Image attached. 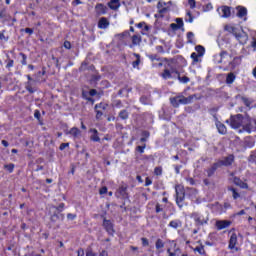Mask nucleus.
I'll return each mask as SVG.
<instances>
[{
  "label": "nucleus",
  "mask_w": 256,
  "mask_h": 256,
  "mask_svg": "<svg viewBox=\"0 0 256 256\" xmlns=\"http://www.w3.org/2000/svg\"><path fill=\"white\" fill-rule=\"evenodd\" d=\"M176 75H179V70H177V61L174 59L168 60L165 64L161 77L164 79H175Z\"/></svg>",
  "instance_id": "obj_1"
},
{
  "label": "nucleus",
  "mask_w": 256,
  "mask_h": 256,
  "mask_svg": "<svg viewBox=\"0 0 256 256\" xmlns=\"http://www.w3.org/2000/svg\"><path fill=\"white\" fill-rule=\"evenodd\" d=\"M197 97V95L193 94L188 97H185L183 95H178L173 98H170V103L175 108L179 107L180 105H189L190 103H193V100Z\"/></svg>",
  "instance_id": "obj_2"
},
{
  "label": "nucleus",
  "mask_w": 256,
  "mask_h": 256,
  "mask_svg": "<svg viewBox=\"0 0 256 256\" xmlns=\"http://www.w3.org/2000/svg\"><path fill=\"white\" fill-rule=\"evenodd\" d=\"M65 219V214L59 212H53L50 216V227H54V229H59L61 224Z\"/></svg>",
  "instance_id": "obj_3"
},
{
  "label": "nucleus",
  "mask_w": 256,
  "mask_h": 256,
  "mask_svg": "<svg viewBox=\"0 0 256 256\" xmlns=\"http://www.w3.org/2000/svg\"><path fill=\"white\" fill-rule=\"evenodd\" d=\"M245 121V117L242 114L232 115L229 120H226V123L232 127V129H239V127H243Z\"/></svg>",
  "instance_id": "obj_4"
},
{
  "label": "nucleus",
  "mask_w": 256,
  "mask_h": 256,
  "mask_svg": "<svg viewBox=\"0 0 256 256\" xmlns=\"http://www.w3.org/2000/svg\"><path fill=\"white\" fill-rule=\"evenodd\" d=\"M243 131L246 133H253L256 131V119L246 116L244 118V124L242 126Z\"/></svg>",
  "instance_id": "obj_5"
},
{
  "label": "nucleus",
  "mask_w": 256,
  "mask_h": 256,
  "mask_svg": "<svg viewBox=\"0 0 256 256\" xmlns=\"http://www.w3.org/2000/svg\"><path fill=\"white\" fill-rule=\"evenodd\" d=\"M191 218L194 219L196 227H201L209 223V214L201 216L199 213L194 212L191 214Z\"/></svg>",
  "instance_id": "obj_6"
},
{
  "label": "nucleus",
  "mask_w": 256,
  "mask_h": 256,
  "mask_svg": "<svg viewBox=\"0 0 256 256\" xmlns=\"http://www.w3.org/2000/svg\"><path fill=\"white\" fill-rule=\"evenodd\" d=\"M175 191L176 205H178L179 209H183V201H185V190H183V188H179V186H176Z\"/></svg>",
  "instance_id": "obj_7"
},
{
  "label": "nucleus",
  "mask_w": 256,
  "mask_h": 256,
  "mask_svg": "<svg viewBox=\"0 0 256 256\" xmlns=\"http://www.w3.org/2000/svg\"><path fill=\"white\" fill-rule=\"evenodd\" d=\"M220 167H231L235 163V155L229 154L226 157H223L222 160L217 161Z\"/></svg>",
  "instance_id": "obj_8"
},
{
  "label": "nucleus",
  "mask_w": 256,
  "mask_h": 256,
  "mask_svg": "<svg viewBox=\"0 0 256 256\" xmlns=\"http://www.w3.org/2000/svg\"><path fill=\"white\" fill-rule=\"evenodd\" d=\"M128 189L127 185H121L115 193L117 199H129Z\"/></svg>",
  "instance_id": "obj_9"
},
{
  "label": "nucleus",
  "mask_w": 256,
  "mask_h": 256,
  "mask_svg": "<svg viewBox=\"0 0 256 256\" xmlns=\"http://www.w3.org/2000/svg\"><path fill=\"white\" fill-rule=\"evenodd\" d=\"M103 227L105 231H107L108 235H113L115 233V229H113V222H111V220L104 218Z\"/></svg>",
  "instance_id": "obj_10"
},
{
  "label": "nucleus",
  "mask_w": 256,
  "mask_h": 256,
  "mask_svg": "<svg viewBox=\"0 0 256 256\" xmlns=\"http://www.w3.org/2000/svg\"><path fill=\"white\" fill-rule=\"evenodd\" d=\"M236 245H237V234L232 233V235L230 236L228 249H231V251H239V248Z\"/></svg>",
  "instance_id": "obj_11"
},
{
  "label": "nucleus",
  "mask_w": 256,
  "mask_h": 256,
  "mask_svg": "<svg viewBox=\"0 0 256 256\" xmlns=\"http://www.w3.org/2000/svg\"><path fill=\"white\" fill-rule=\"evenodd\" d=\"M234 37H236L237 41H239L241 45H245V43H247V39H249V36L244 31L242 32L236 31V33L234 34Z\"/></svg>",
  "instance_id": "obj_12"
},
{
  "label": "nucleus",
  "mask_w": 256,
  "mask_h": 256,
  "mask_svg": "<svg viewBox=\"0 0 256 256\" xmlns=\"http://www.w3.org/2000/svg\"><path fill=\"white\" fill-rule=\"evenodd\" d=\"M217 12L219 13L220 17H223V18L231 17V7L229 6H222L217 9Z\"/></svg>",
  "instance_id": "obj_13"
},
{
  "label": "nucleus",
  "mask_w": 256,
  "mask_h": 256,
  "mask_svg": "<svg viewBox=\"0 0 256 256\" xmlns=\"http://www.w3.org/2000/svg\"><path fill=\"white\" fill-rule=\"evenodd\" d=\"M243 59V56H236L233 58L231 62H229L230 71H235L236 67H239L241 65V61Z\"/></svg>",
  "instance_id": "obj_14"
},
{
  "label": "nucleus",
  "mask_w": 256,
  "mask_h": 256,
  "mask_svg": "<svg viewBox=\"0 0 256 256\" xmlns=\"http://www.w3.org/2000/svg\"><path fill=\"white\" fill-rule=\"evenodd\" d=\"M216 227L218 231H221L223 229H227V227H231V221L229 220H218L216 221Z\"/></svg>",
  "instance_id": "obj_15"
},
{
  "label": "nucleus",
  "mask_w": 256,
  "mask_h": 256,
  "mask_svg": "<svg viewBox=\"0 0 256 256\" xmlns=\"http://www.w3.org/2000/svg\"><path fill=\"white\" fill-rule=\"evenodd\" d=\"M220 168L221 166H219L218 162L213 163L211 167L206 170L207 177H213L215 175V171Z\"/></svg>",
  "instance_id": "obj_16"
},
{
  "label": "nucleus",
  "mask_w": 256,
  "mask_h": 256,
  "mask_svg": "<svg viewBox=\"0 0 256 256\" xmlns=\"http://www.w3.org/2000/svg\"><path fill=\"white\" fill-rule=\"evenodd\" d=\"M95 10L97 15H105L109 8H107V6H105L104 4H97L95 6Z\"/></svg>",
  "instance_id": "obj_17"
},
{
  "label": "nucleus",
  "mask_w": 256,
  "mask_h": 256,
  "mask_svg": "<svg viewBox=\"0 0 256 256\" xmlns=\"http://www.w3.org/2000/svg\"><path fill=\"white\" fill-rule=\"evenodd\" d=\"M216 127L220 135H227V127L225 126V124L221 123V121L216 120Z\"/></svg>",
  "instance_id": "obj_18"
},
{
  "label": "nucleus",
  "mask_w": 256,
  "mask_h": 256,
  "mask_svg": "<svg viewBox=\"0 0 256 256\" xmlns=\"http://www.w3.org/2000/svg\"><path fill=\"white\" fill-rule=\"evenodd\" d=\"M109 25H110L109 19H107L106 17H102L98 21L99 29H107L109 27Z\"/></svg>",
  "instance_id": "obj_19"
},
{
  "label": "nucleus",
  "mask_w": 256,
  "mask_h": 256,
  "mask_svg": "<svg viewBox=\"0 0 256 256\" xmlns=\"http://www.w3.org/2000/svg\"><path fill=\"white\" fill-rule=\"evenodd\" d=\"M140 103H142V105H153V100H151V94L142 95L140 97Z\"/></svg>",
  "instance_id": "obj_20"
},
{
  "label": "nucleus",
  "mask_w": 256,
  "mask_h": 256,
  "mask_svg": "<svg viewBox=\"0 0 256 256\" xmlns=\"http://www.w3.org/2000/svg\"><path fill=\"white\" fill-rule=\"evenodd\" d=\"M90 132L93 133L90 136V140L94 141V143H99L101 141V138L99 137V131H97V129L93 128V129H90Z\"/></svg>",
  "instance_id": "obj_21"
},
{
  "label": "nucleus",
  "mask_w": 256,
  "mask_h": 256,
  "mask_svg": "<svg viewBox=\"0 0 256 256\" xmlns=\"http://www.w3.org/2000/svg\"><path fill=\"white\" fill-rule=\"evenodd\" d=\"M233 183L234 185H237L238 187H241V189H247V183L243 182V180H241V178L235 176L233 178Z\"/></svg>",
  "instance_id": "obj_22"
},
{
  "label": "nucleus",
  "mask_w": 256,
  "mask_h": 256,
  "mask_svg": "<svg viewBox=\"0 0 256 256\" xmlns=\"http://www.w3.org/2000/svg\"><path fill=\"white\" fill-rule=\"evenodd\" d=\"M108 7L109 9H112V11H117V9L121 7V3H119V0H110V2H108Z\"/></svg>",
  "instance_id": "obj_23"
},
{
  "label": "nucleus",
  "mask_w": 256,
  "mask_h": 256,
  "mask_svg": "<svg viewBox=\"0 0 256 256\" xmlns=\"http://www.w3.org/2000/svg\"><path fill=\"white\" fill-rule=\"evenodd\" d=\"M168 227H171L172 229H179L180 227H183V222H181L179 219L172 220L168 224Z\"/></svg>",
  "instance_id": "obj_24"
},
{
  "label": "nucleus",
  "mask_w": 256,
  "mask_h": 256,
  "mask_svg": "<svg viewBox=\"0 0 256 256\" xmlns=\"http://www.w3.org/2000/svg\"><path fill=\"white\" fill-rule=\"evenodd\" d=\"M235 79H237V75H235V73H228L226 76V85H233V83H235Z\"/></svg>",
  "instance_id": "obj_25"
},
{
  "label": "nucleus",
  "mask_w": 256,
  "mask_h": 256,
  "mask_svg": "<svg viewBox=\"0 0 256 256\" xmlns=\"http://www.w3.org/2000/svg\"><path fill=\"white\" fill-rule=\"evenodd\" d=\"M99 81H101V75L99 74V72L96 71L95 74L91 75L90 84L97 85V82H99Z\"/></svg>",
  "instance_id": "obj_26"
},
{
  "label": "nucleus",
  "mask_w": 256,
  "mask_h": 256,
  "mask_svg": "<svg viewBox=\"0 0 256 256\" xmlns=\"http://www.w3.org/2000/svg\"><path fill=\"white\" fill-rule=\"evenodd\" d=\"M155 247L158 250V254H161V253H163V250H161V249H163V247H165V242H163L161 240V238H158L156 240Z\"/></svg>",
  "instance_id": "obj_27"
},
{
  "label": "nucleus",
  "mask_w": 256,
  "mask_h": 256,
  "mask_svg": "<svg viewBox=\"0 0 256 256\" xmlns=\"http://www.w3.org/2000/svg\"><path fill=\"white\" fill-rule=\"evenodd\" d=\"M245 147H248V149H251L252 147H255V140L251 137L245 138L244 141Z\"/></svg>",
  "instance_id": "obj_28"
},
{
  "label": "nucleus",
  "mask_w": 256,
  "mask_h": 256,
  "mask_svg": "<svg viewBox=\"0 0 256 256\" xmlns=\"http://www.w3.org/2000/svg\"><path fill=\"white\" fill-rule=\"evenodd\" d=\"M201 57L202 56H199V54H197L196 52H193L191 54L192 65H197V63H201Z\"/></svg>",
  "instance_id": "obj_29"
},
{
  "label": "nucleus",
  "mask_w": 256,
  "mask_h": 256,
  "mask_svg": "<svg viewBox=\"0 0 256 256\" xmlns=\"http://www.w3.org/2000/svg\"><path fill=\"white\" fill-rule=\"evenodd\" d=\"M134 57H136V61H134L132 63V67H134V69L139 68V65L141 64V55L134 53Z\"/></svg>",
  "instance_id": "obj_30"
},
{
  "label": "nucleus",
  "mask_w": 256,
  "mask_h": 256,
  "mask_svg": "<svg viewBox=\"0 0 256 256\" xmlns=\"http://www.w3.org/2000/svg\"><path fill=\"white\" fill-rule=\"evenodd\" d=\"M245 15H247V8L241 6L238 7L237 17H240V19H242V17H245Z\"/></svg>",
  "instance_id": "obj_31"
},
{
  "label": "nucleus",
  "mask_w": 256,
  "mask_h": 256,
  "mask_svg": "<svg viewBox=\"0 0 256 256\" xmlns=\"http://www.w3.org/2000/svg\"><path fill=\"white\" fill-rule=\"evenodd\" d=\"M195 51H197L196 55H199V57H203V55H205V47L202 45H197L195 47Z\"/></svg>",
  "instance_id": "obj_32"
},
{
  "label": "nucleus",
  "mask_w": 256,
  "mask_h": 256,
  "mask_svg": "<svg viewBox=\"0 0 256 256\" xmlns=\"http://www.w3.org/2000/svg\"><path fill=\"white\" fill-rule=\"evenodd\" d=\"M175 77L178 78V81H180V83H189L191 81V79L187 76L181 77V73H179V72H178V74L175 75Z\"/></svg>",
  "instance_id": "obj_33"
},
{
  "label": "nucleus",
  "mask_w": 256,
  "mask_h": 256,
  "mask_svg": "<svg viewBox=\"0 0 256 256\" xmlns=\"http://www.w3.org/2000/svg\"><path fill=\"white\" fill-rule=\"evenodd\" d=\"M69 134L72 135L73 137L77 138L81 135V130L74 127V128H71V130L69 131Z\"/></svg>",
  "instance_id": "obj_34"
},
{
  "label": "nucleus",
  "mask_w": 256,
  "mask_h": 256,
  "mask_svg": "<svg viewBox=\"0 0 256 256\" xmlns=\"http://www.w3.org/2000/svg\"><path fill=\"white\" fill-rule=\"evenodd\" d=\"M118 117L122 120L129 119V112L127 110H121L118 114Z\"/></svg>",
  "instance_id": "obj_35"
},
{
  "label": "nucleus",
  "mask_w": 256,
  "mask_h": 256,
  "mask_svg": "<svg viewBox=\"0 0 256 256\" xmlns=\"http://www.w3.org/2000/svg\"><path fill=\"white\" fill-rule=\"evenodd\" d=\"M228 191L232 192L233 199H239V197H241V194L237 192V189L233 188L232 186L228 187Z\"/></svg>",
  "instance_id": "obj_36"
},
{
  "label": "nucleus",
  "mask_w": 256,
  "mask_h": 256,
  "mask_svg": "<svg viewBox=\"0 0 256 256\" xmlns=\"http://www.w3.org/2000/svg\"><path fill=\"white\" fill-rule=\"evenodd\" d=\"M193 19L195 18L193 17V14H191V10H187L185 16L186 23H193Z\"/></svg>",
  "instance_id": "obj_37"
},
{
  "label": "nucleus",
  "mask_w": 256,
  "mask_h": 256,
  "mask_svg": "<svg viewBox=\"0 0 256 256\" xmlns=\"http://www.w3.org/2000/svg\"><path fill=\"white\" fill-rule=\"evenodd\" d=\"M224 29L228 32V33H231L232 35H235L236 31H237V28L234 27V26H231V25H226L224 27Z\"/></svg>",
  "instance_id": "obj_38"
},
{
  "label": "nucleus",
  "mask_w": 256,
  "mask_h": 256,
  "mask_svg": "<svg viewBox=\"0 0 256 256\" xmlns=\"http://www.w3.org/2000/svg\"><path fill=\"white\" fill-rule=\"evenodd\" d=\"M150 135L151 133H149V131H142V138L140 139L141 143H145L147 141V138L150 137Z\"/></svg>",
  "instance_id": "obj_39"
},
{
  "label": "nucleus",
  "mask_w": 256,
  "mask_h": 256,
  "mask_svg": "<svg viewBox=\"0 0 256 256\" xmlns=\"http://www.w3.org/2000/svg\"><path fill=\"white\" fill-rule=\"evenodd\" d=\"M88 67H89V62L83 61L81 63V66L79 67L80 73H83L84 71H87Z\"/></svg>",
  "instance_id": "obj_40"
},
{
  "label": "nucleus",
  "mask_w": 256,
  "mask_h": 256,
  "mask_svg": "<svg viewBox=\"0 0 256 256\" xmlns=\"http://www.w3.org/2000/svg\"><path fill=\"white\" fill-rule=\"evenodd\" d=\"M82 97L83 99H86V101H89L90 103H93V98L89 97V91L82 90Z\"/></svg>",
  "instance_id": "obj_41"
},
{
  "label": "nucleus",
  "mask_w": 256,
  "mask_h": 256,
  "mask_svg": "<svg viewBox=\"0 0 256 256\" xmlns=\"http://www.w3.org/2000/svg\"><path fill=\"white\" fill-rule=\"evenodd\" d=\"M193 37H195V34L193 32H188L187 43H190L191 45H195V42L193 41Z\"/></svg>",
  "instance_id": "obj_42"
},
{
  "label": "nucleus",
  "mask_w": 256,
  "mask_h": 256,
  "mask_svg": "<svg viewBox=\"0 0 256 256\" xmlns=\"http://www.w3.org/2000/svg\"><path fill=\"white\" fill-rule=\"evenodd\" d=\"M195 252L199 253V255H205V246L200 245L194 249Z\"/></svg>",
  "instance_id": "obj_43"
},
{
  "label": "nucleus",
  "mask_w": 256,
  "mask_h": 256,
  "mask_svg": "<svg viewBox=\"0 0 256 256\" xmlns=\"http://www.w3.org/2000/svg\"><path fill=\"white\" fill-rule=\"evenodd\" d=\"M4 169H7V171L9 173H13V171L15 169V164H13V163L6 164V165H4Z\"/></svg>",
  "instance_id": "obj_44"
},
{
  "label": "nucleus",
  "mask_w": 256,
  "mask_h": 256,
  "mask_svg": "<svg viewBox=\"0 0 256 256\" xmlns=\"http://www.w3.org/2000/svg\"><path fill=\"white\" fill-rule=\"evenodd\" d=\"M55 213H62L63 209H65V203H60L57 207H54Z\"/></svg>",
  "instance_id": "obj_45"
},
{
  "label": "nucleus",
  "mask_w": 256,
  "mask_h": 256,
  "mask_svg": "<svg viewBox=\"0 0 256 256\" xmlns=\"http://www.w3.org/2000/svg\"><path fill=\"white\" fill-rule=\"evenodd\" d=\"M141 43V37L134 35L132 36V44L133 45H139Z\"/></svg>",
  "instance_id": "obj_46"
},
{
  "label": "nucleus",
  "mask_w": 256,
  "mask_h": 256,
  "mask_svg": "<svg viewBox=\"0 0 256 256\" xmlns=\"http://www.w3.org/2000/svg\"><path fill=\"white\" fill-rule=\"evenodd\" d=\"M19 55H20V57H22L21 64L27 65V55L23 52H20Z\"/></svg>",
  "instance_id": "obj_47"
},
{
  "label": "nucleus",
  "mask_w": 256,
  "mask_h": 256,
  "mask_svg": "<svg viewBox=\"0 0 256 256\" xmlns=\"http://www.w3.org/2000/svg\"><path fill=\"white\" fill-rule=\"evenodd\" d=\"M0 41H5V43H7V41H9V36H5V30L0 32Z\"/></svg>",
  "instance_id": "obj_48"
},
{
  "label": "nucleus",
  "mask_w": 256,
  "mask_h": 256,
  "mask_svg": "<svg viewBox=\"0 0 256 256\" xmlns=\"http://www.w3.org/2000/svg\"><path fill=\"white\" fill-rule=\"evenodd\" d=\"M220 208L222 209V213H225L227 211V209H231V203L225 202L224 203V208H223L222 205H220Z\"/></svg>",
  "instance_id": "obj_49"
},
{
  "label": "nucleus",
  "mask_w": 256,
  "mask_h": 256,
  "mask_svg": "<svg viewBox=\"0 0 256 256\" xmlns=\"http://www.w3.org/2000/svg\"><path fill=\"white\" fill-rule=\"evenodd\" d=\"M188 5H189L190 9H195V7H197V1L188 0Z\"/></svg>",
  "instance_id": "obj_50"
},
{
  "label": "nucleus",
  "mask_w": 256,
  "mask_h": 256,
  "mask_svg": "<svg viewBox=\"0 0 256 256\" xmlns=\"http://www.w3.org/2000/svg\"><path fill=\"white\" fill-rule=\"evenodd\" d=\"M226 55H229V53L227 51H225V50L221 51L220 52L221 59H220V61H218V63H223V59L225 58Z\"/></svg>",
  "instance_id": "obj_51"
},
{
  "label": "nucleus",
  "mask_w": 256,
  "mask_h": 256,
  "mask_svg": "<svg viewBox=\"0 0 256 256\" xmlns=\"http://www.w3.org/2000/svg\"><path fill=\"white\" fill-rule=\"evenodd\" d=\"M7 64H6V69H11V67H13L15 61H13V59H8L7 60Z\"/></svg>",
  "instance_id": "obj_52"
},
{
  "label": "nucleus",
  "mask_w": 256,
  "mask_h": 256,
  "mask_svg": "<svg viewBox=\"0 0 256 256\" xmlns=\"http://www.w3.org/2000/svg\"><path fill=\"white\" fill-rule=\"evenodd\" d=\"M143 247H149V239L143 237L141 238Z\"/></svg>",
  "instance_id": "obj_53"
},
{
  "label": "nucleus",
  "mask_w": 256,
  "mask_h": 256,
  "mask_svg": "<svg viewBox=\"0 0 256 256\" xmlns=\"http://www.w3.org/2000/svg\"><path fill=\"white\" fill-rule=\"evenodd\" d=\"M217 111H219V107H213L209 110V113L215 117V113H217Z\"/></svg>",
  "instance_id": "obj_54"
},
{
  "label": "nucleus",
  "mask_w": 256,
  "mask_h": 256,
  "mask_svg": "<svg viewBox=\"0 0 256 256\" xmlns=\"http://www.w3.org/2000/svg\"><path fill=\"white\" fill-rule=\"evenodd\" d=\"M7 17V10L4 8L0 11V19H5Z\"/></svg>",
  "instance_id": "obj_55"
},
{
  "label": "nucleus",
  "mask_w": 256,
  "mask_h": 256,
  "mask_svg": "<svg viewBox=\"0 0 256 256\" xmlns=\"http://www.w3.org/2000/svg\"><path fill=\"white\" fill-rule=\"evenodd\" d=\"M165 5H167V3L160 0L157 4V9L165 8Z\"/></svg>",
  "instance_id": "obj_56"
},
{
  "label": "nucleus",
  "mask_w": 256,
  "mask_h": 256,
  "mask_svg": "<svg viewBox=\"0 0 256 256\" xmlns=\"http://www.w3.org/2000/svg\"><path fill=\"white\" fill-rule=\"evenodd\" d=\"M76 218H77L76 214H71V213L67 214V219H69V221H74Z\"/></svg>",
  "instance_id": "obj_57"
},
{
  "label": "nucleus",
  "mask_w": 256,
  "mask_h": 256,
  "mask_svg": "<svg viewBox=\"0 0 256 256\" xmlns=\"http://www.w3.org/2000/svg\"><path fill=\"white\" fill-rule=\"evenodd\" d=\"M145 145L144 146H137L136 147V151H138V153H145Z\"/></svg>",
  "instance_id": "obj_58"
},
{
  "label": "nucleus",
  "mask_w": 256,
  "mask_h": 256,
  "mask_svg": "<svg viewBox=\"0 0 256 256\" xmlns=\"http://www.w3.org/2000/svg\"><path fill=\"white\" fill-rule=\"evenodd\" d=\"M176 24L181 29V27H183V19L182 18H176Z\"/></svg>",
  "instance_id": "obj_59"
},
{
  "label": "nucleus",
  "mask_w": 256,
  "mask_h": 256,
  "mask_svg": "<svg viewBox=\"0 0 256 256\" xmlns=\"http://www.w3.org/2000/svg\"><path fill=\"white\" fill-rule=\"evenodd\" d=\"M161 211H163V208H161V204L157 203L155 206V212L161 213Z\"/></svg>",
  "instance_id": "obj_60"
},
{
  "label": "nucleus",
  "mask_w": 256,
  "mask_h": 256,
  "mask_svg": "<svg viewBox=\"0 0 256 256\" xmlns=\"http://www.w3.org/2000/svg\"><path fill=\"white\" fill-rule=\"evenodd\" d=\"M63 47L65 49H71V42L68 40L64 41Z\"/></svg>",
  "instance_id": "obj_61"
},
{
  "label": "nucleus",
  "mask_w": 256,
  "mask_h": 256,
  "mask_svg": "<svg viewBox=\"0 0 256 256\" xmlns=\"http://www.w3.org/2000/svg\"><path fill=\"white\" fill-rule=\"evenodd\" d=\"M77 256H84L85 255V251L83 250V248H80L77 250Z\"/></svg>",
  "instance_id": "obj_62"
},
{
  "label": "nucleus",
  "mask_w": 256,
  "mask_h": 256,
  "mask_svg": "<svg viewBox=\"0 0 256 256\" xmlns=\"http://www.w3.org/2000/svg\"><path fill=\"white\" fill-rule=\"evenodd\" d=\"M86 256H97V253L93 252L92 250H88L86 252Z\"/></svg>",
  "instance_id": "obj_63"
},
{
  "label": "nucleus",
  "mask_w": 256,
  "mask_h": 256,
  "mask_svg": "<svg viewBox=\"0 0 256 256\" xmlns=\"http://www.w3.org/2000/svg\"><path fill=\"white\" fill-rule=\"evenodd\" d=\"M99 256H109V252H107L106 250H102V251L99 253Z\"/></svg>",
  "instance_id": "obj_64"
}]
</instances>
